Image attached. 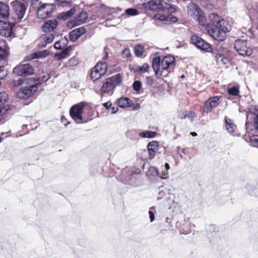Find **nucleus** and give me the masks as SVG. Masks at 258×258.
I'll return each instance as SVG.
<instances>
[{"label":"nucleus","instance_id":"nucleus-40","mask_svg":"<svg viewBox=\"0 0 258 258\" xmlns=\"http://www.w3.org/2000/svg\"><path fill=\"white\" fill-rule=\"evenodd\" d=\"M217 61L218 63L221 62L224 64H227L229 61L227 58L223 57L221 55L217 56Z\"/></svg>","mask_w":258,"mask_h":258},{"label":"nucleus","instance_id":"nucleus-14","mask_svg":"<svg viewBox=\"0 0 258 258\" xmlns=\"http://www.w3.org/2000/svg\"><path fill=\"white\" fill-rule=\"evenodd\" d=\"M88 17L87 13L82 11L74 20L68 22V26L70 28H72L77 25H80L86 22Z\"/></svg>","mask_w":258,"mask_h":258},{"label":"nucleus","instance_id":"nucleus-46","mask_svg":"<svg viewBox=\"0 0 258 258\" xmlns=\"http://www.w3.org/2000/svg\"><path fill=\"white\" fill-rule=\"evenodd\" d=\"M103 105L107 109L109 110L111 108V106H112V104L111 102L108 101L104 103Z\"/></svg>","mask_w":258,"mask_h":258},{"label":"nucleus","instance_id":"nucleus-19","mask_svg":"<svg viewBox=\"0 0 258 258\" xmlns=\"http://www.w3.org/2000/svg\"><path fill=\"white\" fill-rule=\"evenodd\" d=\"M86 29L83 27H80L72 31L69 34L70 39L73 41H76L79 37L85 33Z\"/></svg>","mask_w":258,"mask_h":258},{"label":"nucleus","instance_id":"nucleus-2","mask_svg":"<svg viewBox=\"0 0 258 258\" xmlns=\"http://www.w3.org/2000/svg\"><path fill=\"white\" fill-rule=\"evenodd\" d=\"M175 66L174 57L171 55L164 57L161 60L159 56L154 58L152 61V67L156 75H162L164 70H173Z\"/></svg>","mask_w":258,"mask_h":258},{"label":"nucleus","instance_id":"nucleus-21","mask_svg":"<svg viewBox=\"0 0 258 258\" xmlns=\"http://www.w3.org/2000/svg\"><path fill=\"white\" fill-rule=\"evenodd\" d=\"M158 143L157 141H152L148 145V150L149 154V158L153 159L155 153L158 150Z\"/></svg>","mask_w":258,"mask_h":258},{"label":"nucleus","instance_id":"nucleus-35","mask_svg":"<svg viewBox=\"0 0 258 258\" xmlns=\"http://www.w3.org/2000/svg\"><path fill=\"white\" fill-rule=\"evenodd\" d=\"M149 66L148 63H145L142 66L138 67L136 69V71L141 73H146L148 71Z\"/></svg>","mask_w":258,"mask_h":258},{"label":"nucleus","instance_id":"nucleus-45","mask_svg":"<svg viewBox=\"0 0 258 258\" xmlns=\"http://www.w3.org/2000/svg\"><path fill=\"white\" fill-rule=\"evenodd\" d=\"M168 170H166L163 171L162 172V174H161L160 177L163 179H166L168 178Z\"/></svg>","mask_w":258,"mask_h":258},{"label":"nucleus","instance_id":"nucleus-22","mask_svg":"<svg viewBox=\"0 0 258 258\" xmlns=\"http://www.w3.org/2000/svg\"><path fill=\"white\" fill-rule=\"evenodd\" d=\"M54 36L53 34H45L41 35L40 41L41 43L39 45L41 47H45L46 45L51 43L54 39Z\"/></svg>","mask_w":258,"mask_h":258},{"label":"nucleus","instance_id":"nucleus-23","mask_svg":"<svg viewBox=\"0 0 258 258\" xmlns=\"http://www.w3.org/2000/svg\"><path fill=\"white\" fill-rule=\"evenodd\" d=\"M9 55L7 43L5 40H0V60L6 58Z\"/></svg>","mask_w":258,"mask_h":258},{"label":"nucleus","instance_id":"nucleus-54","mask_svg":"<svg viewBox=\"0 0 258 258\" xmlns=\"http://www.w3.org/2000/svg\"><path fill=\"white\" fill-rule=\"evenodd\" d=\"M201 27H202V28H201V29H202V28L206 29L205 28L203 27L202 26H201ZM205 30L207 31L206 30Z\"/></svg>","mask_w":258,"mask_h":258},{"label":"nucleus","instance_id":"nucleus-51","mask_svg":"<svg viewBox=\"0 0 258 258\" xmlns=\"http://www.w3.org/2000/svg\"><path fill=\"white\" fill-rule=\"evenodd\" d=\"M165 168H166L167 170H168L169 169V168H170L169 164L167 163H165Z\"/></svg>","mask_w":258,"mask_h":258},{"label":"nucleus","instance_id":"nucleus-12","mask_svg":"<svg viewBox=\"0 0 258 258\" xmlns=\"http://www.w3.org/2000/svg\"><path fill=\"white\" fill-rule=\"evenodd\" d=\"M14 23L7 22L5 19L0 18V34L5 37L10 36L13 33Z\"/></svg>","mask_w":258,"mask_h":258},{"label":"nucleus","instance_id":"nucleus-34","mask_svg":"<svg viewBox=\"0 0 258 258\" xmlns=\"http://www.w3.org/2000/svg\"><path fill=\"white\" fill-rule=\"evenodd\" d=\"M135 53L137 56H140L144 52V47L141 45H136L134 48Z\"/></svg>","mask_w":258,"mask_h":258},{"label":"nucleus","instance_id":"nucleus-10","mask_svg":"<svg viewBox=\"0 0 258 258\" xmlns=\"http://www.w3.org/2000/svg\"><path fill=\"white\" fill-rule=\"evenodd\" d=\"M13 9L15 15L17 16L18 20H22L26 13L27 6L25 3L18 1H16L13 3Z\"/></svg>","mask_w":258,"mask_h":258},{"label":"nucleus","instance_id":"nucleus-53","mask_svg":"<svg viewBox=\"0 0 258 258\" xmlns=\"http://www.w3.org/2000/svg\"><path fill=\"white\" fill-rule=\"evenodd\" d=\"M190 134L192 136H196L197 135V133L195 132H191Z\"/></svg>","mask_w":258,"mask_h":258},{"label":"nucleus","instance_id":"nucleus-17","mask_svg":"<svg viewBox=\"0 0 258 258\" xmlns=\"http://www.w3.org/2000/svg\"><path fill=\"white\" fill-rule=\"evenodd\" d=\"M225 123L226 129L230 134L233 136L238 135L236 126L231 119L225 117Z\"/></svg>","mask_w":258,"mask_h":258},{"label":"nucleus","instance_id":"nucleus-16","mask_svg":"<svg viewBox=\"0 0 258 258\" xmlns=\"http://www.w3.org/2000/svg\"><path fill=\"white\" fill-rule=\"evenodd\" d=\"M154 19L156 21H159L164 24H169L172 23H175L177 21V18L172 15L165 16L160 14H156L154 16Z\"/></svg>","mask_w":258,"mask_h":258},{"label":"nucleus","instance_id":"nucleus-52","mask_svg":"<svg viewBox=\"0 0 258 258\" xmlns=\"http://www.w3.org/2000/svg\"><path fill=\"white\" fill-rule=\"evenodd\" d=\"M248 116H249V115H247V120L246 121V124H245V125H246L247 128L248 124Z\"/></svg>","mask_w":258,"mask_h":258},{"label":"nucleus","instance_id":"nucleus-28","mask_svg":"<svg viewBox=\"0 0 258 258\" xmlns=\"http://www.w3.org/2000/svg\"><path fill=\"white\" fill-rule=\"evenodd\" d=\"M249 113L251 115H253V122L254 123L258 122V106H250L249 108Z\"/></svg>","mask_w":258,"mask_h":258},{"label":"nucleus","instance_id":"nucleus-3","mask_svg":"<svg viewBox=\"0 0 258 258\" xmlns=\"http://www.w3.org/2000/svg\"><path fill=\"white\" fill-rule=\"evenodd\" d=\"M122 82V77L118 74L108 78L103 83L100 91L102 93H107L112 92L114 89Z\"/></svg>","mask_w":258,"mask_h":258},{"label":"nucleus","instance_id":"nucleus-30","mask_svg":"<svg viewBox=\"0 0 258 258\" xmlns=\"http://www.w3.org/2000/svg\"><path fill=\"white\" fill-rule=\"evenodd\" d=\"M228 92L229 95L237 96L239 93V88L237 86H233L231 88H228Z\"/></svg>","mask_w":258,"mask_h":258},{"label":"nucleus","instance_id":"nucleus-49","mask_svg":"<svg viewBox=\"0 0 258 258\" xmlns=\"http://www.w3.org/2000/svg\"><path fill=\"white\" fill-rule=\"evenodd\" d=\"M112 113H115L118 111V107L115 106H112L110 108Z\"/></svg>","mask_w":258,"mask_h":258},{"label":"nucleus","instance_id":"nucleus-31","mask_svg":"<svg viewBox=\"0 0 258 258\" xmlns=\"http://www.w3.org/2000/svg\"><path fill=\"white\" fill-rule=\"evenodd\" d=\"M139 13L138 11L134 8L127 9L125 11V14L124 15L128 16H134L139 15Z\"/></svg>","mask_w":258,"mask_h":258},{"label":"nucleus","instance_id":"nucleus-6","mask_svg":"<svg viewBox=\"0 0 258 258\" xmlns=\"http://www.w3.org/2000/svg\"><path fill=\"white\" fill-rule=\"evenodd\" d=\"M107 71V64L106 62H99L91 69L90 77L92 81H95L103 76Z\"/></svg>","mask_w":258,"mask_h":258},{"label":"nucleus","instance_id":"nucleus-29","mask_svg":"<svg viewBox=\"0 0 258 258\" xmlns=\"http://www.w3.org/2000/svg\"><path fill=\"white\" fill-rule=\"evenodd\" d=\"M156 133L152 131H145L139 134L142 138H153L155 137Z\"/></svg>","mask_w":258,"mask_h":258},{"label":"nucleus","instance_id":"nucleus-43","mask_svg":"<svg viewBox=\"0 0 258 258\" xmlns=\"http://www.w3.org/2000/svg\"><path fill=\"white\" fill-rule=\"evenodd\" d=\"M168 7L165 9V11H167L168 13H174L176 11V8L174 7L170 6L167 4Z\"/></svg>","mask_w":258,"mask_h":258},{"label":"nucleus","instance_id":"nucleus-5","mask_svg":"<svg viewBox=\"0 0 258 258\" xmlns=\"http://www.w3.org/2000/svg\"><path fill=\"white\" fill-rule=\"evenodd\" d=\"M234 48L238 53L242 56H250L252 53V49L245 40L238 39L235 41Z\"/></svg>","mask_w":258,"mask_h":258},{"label":"nucleus","instance_id":"nucleus-48","mask_svg":"<svg viewBox=\"0 0 258 258\" xmlns=\"http://www.w3.org/2000/svg\"><path fill=\"white\" fill-rule=\"evenodd\" d=\"M149 217H150V221L151 222H153L154 221V218H155L154 213L152 211H149Z\"/></svg>","mask_w":258,"mask_h":258},{"label":"nucleus","instance_id":"nucleus-20","mask_svg":"<svg viewBox=\"0 0 258 258\" xmlns=\"http://www.w3.org/2000/svg\"><path fill=\"white\" fill-rule=\"evenodd\" d=\"M10 9L9 5L3 2H0V18L5 19L8 18L10 15Z\"/></svg>","mask_w":258,"mask_h":258},{"label":"nucleus","instance_id":"nucleus-24","mask_svg":"<svg viewBox=\"0 0 258 258\" xmlns=\"http://www.w3.org/2000/svg\"><path fill=\"white\" fill-rule=\"evenodd\" d=\"M9 96L5 92H0V108L8 106L9 111L11 109V106L9 103Z\"/></svg>","mask_w":258,"mask_h":258},{"label":"nucleus","instance_id":"nucleus-27","mask_svg":"<svg viewBox=\"0 0 258 258\" xmlns=\"http://www.w3.org/2000/svg\"><path fill=\"white\" fill-rule=\"evenodd\" d=\"M159 174L158 169L154 166L150 167L146 172V175L150 179H153Z\"/></svg>","mask_w":258,"mask_h":258},{"label":"nucleus","instance_id":"nucleus-25","mask_svg":"<svg viewBox=\"0 0 258 258\" xmlns=\"http://www.w3.org/2000/svg\"><path fill=\"white\" fill-rule=\"evenodd\" d=\"M49 54V51L47 50L37 51L34 53L32 54L31 55L28 56L27 58L28 60H30L36 58H41V57H45L48 56Z\"/></svg>","mask_w":258,"mask_h":258},{"label":"nucleus","instance_id":"nucleus-7","mask_svg":"<svg viewBox=\"0 0 258 258\" xmlns=\"http://www.w3.org/2000/svg\"><path fill=\"white\" fill-rule=\"evenodd\" d=\"M146 9L155 11H165L168 7L167 3L162 0H151L149 2L144 4Z\"/></svg>","mask_w":258,"mask_h":258},{"label":"nucleus","instance_id":"nucleus-8","mask_svg":"<svg viewBox=\"0 0 258 258\" xmlns=\"http://www.w3.org/2000/svg\"><path fill=\"white\" fill-rule=\"evenodd\" d=\"M13 73L18 75L26 76L31 75L34 73L33 68L29 64H20L13 70Z\"/></svg>","mask_w":258,"mask_h":258},{"label":"nucleus","instance_id":"nucleus-9","mask_svg":"<svg viewBox=\"0 0 258 258\" xmlns=\"http://www.w3.org/2000/svg\"><path fill=\"white\" fill-rule=\"evenodd\" d=\"M221 96H216L210 98L206 101L204 104L203 107L204 112L207 113L211 112L213 108L216 107L221 102Z\"/></svg>","mask_w":258,"mask_h":258},{"label":"nucleus","instance_id":"nucleus-41","mask_svg":"<svg viewBox=\"0 0 258 258\" xmlns=\"http://www.w3.org/2000/svg\"><path fill=\"white\" fill-rule=\"evenodd\" d=\"M122 56L124 58H129L131 56V52L129 49H124L122 52Z\"/></svg>","mask_w":258,"mask_h":258},{"label":"nucleus","instance_id":"nucleus-36","mask_svg":"<svg viewBox=\"0 0 258 258\" xmlns=\"http://www.w3.org/2000/svg\"><path fill=\"white\" fill-rule=\"evenodd\" d=\"M9 111V108L7 106L3 108H0V121L6 117Z\"/></svg>","mask_w":258,"mask_h":258},{"label":"nucleus","instance_id":"nucleus-39","mask_svg":"<svg viewBox=\"0 0 258 258\" xmlns=\"http://www.w3.org/2000/svg\"><path fill=\"white\" fill-rule=\"evenodd\" d=\"M67 50H63L61 53H56L55 54V57L57 60H60L61 59L64 58L67 56Z\"/></svg>","mask_w":258,"mask_h":258},{"label":"nucleus","instance_id":"nucleus-44","mask_svg":"<svg viewBox=\"0 0 258 258\" xmlns=\"http://www.w3.org/2000/svg\"><path fill=\"white\" fill-rule=\"evenodd\" d=\"M7 74L4 69V67L0 66V79H2Z\"/></svg>","mask_w":258,"mask_h":258},{"label":"nucleus","instance_id":"nucleus-32","mask_svg":"<svg viewBox=\"0 0 258 258\" xmlns=\"http://www.w3.org/2000/svg\"><path fill=\"white\" fill-rule=\"evenodd\" d=\"M50 78V76L48 74H44L40 78H38L36 80V84H41L46 82Z\"/></svg>","mask_w":258,"mask_h":258},{"label":"nucleus","instance_id":"nucleus-47","mask_svg":"<svg viewBox=\"0 0 258 258\" xmlns=\"http://www.w3.org/2000/svg\"><path fill=\"white\" fill-rule=\"evenodd\" d=\"M54 47L56 49H62L63 48L61 46V45H60V42L58 41L55 43V44L54 45Z\"/></svg>","mask_w":258,"mask_h":258},{"label":"nucleus","instance_id":"nucleus-50","mask_svg":"<svg viewBox=\"0 0 258 258\" xmlns=\"http://www.w3.org/2000/svg\"><path fill=\"white\" fill-rule=\"evenodd\" d=\"M66 120V118L64 117H61V121L62 123H64L65 125H67V124L69 123V122L66 123L64 121Z\"/></svg>","mask_w":258,"mask_h":258},{"label":"nucleus","instance_id":"nucleus-26","mask_svg":"<svg viewBox=\"0 0 258 258\" xmlns=\"http://www.w3.org/2000/svg\"><path fill=\"white\" fill-rule=\"evenodd\" d=\"M118 105L122 108H128L132 106V101L128 98H121L118 100Z\"/></svg>","mask_w":258,"mask_h":258},{"label":"nucleus","instance_id":"nucleus-13","mask_svg":"<svg viewBox=\"0 0 258 258\" xmlns=\"http://www.w3.org/2000/svg\"><path fill=\"white\" fill-rule=\"evenodd\" d=\"M53 6L50 4H43L37 10V16L40 19L47 18L53 12Z\"/></svg>","mask_w":258,"mask_h":258},{"label":"nucleus","instance_id":"nucleus-42","mask_svg":"<svg viewBox=\"0 0 258 258\" xmlns=\"http://www.w3.org/2000/svg\"><path fill=\"white\" fill-rule=\"evenodd\" d=\"M133 87L135 91H138L141 87V83L139 81H135L133 84Z\"/></svg>","mask_w":258,"mask_h":258},{"label":"nucleus","instance_id":"nucleus-38","mask_svg":"<svg viewBox=\"0 0 258 258\" xmlns=\"http://www.w3.org/2000/svg\"><path fill=\"white\" fill-rule=\"evenodd\" d=\"M251 143L254 147H258V135H253L250 137Z\"/></svg>","mask_w":258,"mask_h":258},{"label":"nucleus","instance_id":"nucleus-4","mask_svg":"<svg viewBox=\"0 0 258 258\" xmlns=\"http://www.w3.org/2000/svg\"><path fill=\"white\" fill-rule=\"evenodd\" d=\"M85 107L83 102L77 104L71 107L70 110V115L77 123L87 122V120H83L82 113Z\"/></svg>","mask_w":258,"mask_h":258},{"label":"nucleus","instance_id":"nucleus-1","mask_svg":"<svg viewBox=\"0 0 258 258\" xmlns=\"http://www.w3.org/2000/svg\"><path fill=\"white\" fill-rule=\"evenodd\" d=\"M187 13L189 16L198 22L200 26L206 29L210 35L218 41H224L226 38V34L231 30L229 24L216 14L209 15V18L211 24L207 23L202 10L194 3L188 5Z\"/></svg>","mask_w":258,"mask_h":258},{"label":"nucleus","instance_id":"nucleus-37","mask_svg":"<svg viewBox=\"0 0 258 258\" xmlns=\"http://www.w3.org/2000/svg\"><path fill=\"white\" fill-rule=\"evenodd\" d=\"M75 12V10L74 9H71L70 10H69V11H68L66 13H61V17L62 19L66 20L67 18H68L69 17L72 16L73 15H74Z\"/></svg>","mask_w":258,"mask_h":258},{"label":"nucleus","instance_id":"nucleus-33","mask_svg":"<svg viewBox=\"0 0 258 258\" xmlns=\"http://www.w3.org/2000/svg\"><path fill=\"white\" fill-rule=\"evenodd\" d=\"M196 117V114L194 112H192V111H187L186 112H185L184 115H183V116L182 117V118H188L190 120V121H193L194 119Z\"/></svg>","mask_w":258,"mask_h":258},{"label":"nucleus","instance_id":"nucleus-15","mask_svg":"<svg viewBox=\"0 0 258 258\" xmlns=\"http://www.w3.org/2000/svg\"><path fill=\"white\" fill-rule=\"evenodd\" d=\"M37 90L35 85L28 86L22 88L18 93V96L21 98H27L33 95Z\"/></svg>","mask_w":258,"mask_h":258},{"label":"nucleus","instance_id":"nucleus-11","mask_svg":"<svg viewBox=\"0 0 258 258\" xmlns=\"http://www.w3.org/2000/svg\"><path fill=\"white\" fill-rule=\"evenodd\" d=\"M191 42L197 48L206 52H211L212 50V47L208 43L205 42L203 39L196 35L191 36Z\"/></svg>","mask_w":258,"mask_h":258},{"label":"nucleus","instance_id":"nucleus-18","mask_svg":"<svg viewBox=\"0 0 258 258\" xmlns=\"http://www.w3.org/2000/svg\"><path fill=\"white\" fill-rule=\"evenodd\" d=\"M58 25V21L56 19H51L45 22L42 26L43 31L50 32L55 29Z\"/></svg>","mask_w":258,"mask_h":258}]
</instances>
